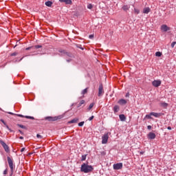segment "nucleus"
<instances>
[{
    "label": "nucleus",
    "mask_w": 176,
    "mask_h": 176,
    "mask_svg": "<svg viewBox=\"0 0 176 176\" xmlns=\"http://www.w3.org/2000/svg\"><path fill=\"white\" fill-rule=\"evenodd\" d=\"M94 170V168H93V166L89 165L88 164L83 163L81 165L80 171L82 173H85V174H87L89 173H91Z\"/></svg>",
    "instance_id": "obj_1"
},
{
    "label": "nucleus",
    "mask_w": 176,
    "mask_h": 176,
    "mask_svg": "<svg viewBox=\"0 0 176 176\" xmlns=\"http://www.w3.org/2000/svg\"><path fill=\"white\" fill-rule=\"evenodd\" d=\"M7 160H8V166H9V167L10 168V171H11L10 176H12V175H13V172L14 170V166L13 164V160H12V158H10V157H8Z\"/></svg>",
    "instance_id": "obj_2"
},
{
    "label": "nucleus",
    "mask_w": 176,
    "mask_h": 176,
    "mask_svg": "<svg viewBox=\"0 0 176 176\" xmlns=\"http://www.w3.org/2000/svg\"><path fill=\"white\" fill-rule=\"evenodd\" d=\"M109 135H111V132L105 133L104 135L102 136V144H107Z\"/></svg>",
    "instance_id": "obj_3"
},
{
    "label": "nucleus",
    "mask_w": 176,
    "mask_h": 176,
    "mask_svg": "<svg viewBox=\"0 0 176 176\" xmlns=\"http://www.w3.org/2000/svg\"><path fill=\"white\" fill-rule=\"evenodd\" d=\"M58 52H60L59 56H67V57L72 58L74 55L71 52H67L65 50H59Z\"/></svg>",
    "instance_id": "obj_4"
},
{
    "label": "nucleus",
    "mask_w": 176,
    "mask_h": 176,
    "mask_svg": "<svg viewBox=\"0 0 176 176\" xmlns=\"http://www.w3.org/2000/svg\"><path fill=\"white\" fill-rule=\"evenodd\" d=\"M0 144H1V146H3L4 151L7 153H9V152H10V149L9 148V146H8V144H6V143H5V142H3V140H0Z\"/></svg>",
    "instance_id": "obj_5"
},
{
    "label": "nucleus",
    "mask_w": 176,
    "mask_h": 176,
    "mask_svg": "<svg viewBox=\"0 0 176 176\" xmlns=\"http://www.w3.org/2000/svg\"><path fill=\"white\" fill-rule=\"evenodd\" d=\"M113 170H122L123 168V163L120 162L117 164H114L113 165Z\"/></svg>",
    "instance_id": "obj_6"
},
{
    "label": "nucleus",
    "mask_w": 176,
    "mask_h": 176,
    "mask_svg": "<svg viewBox=\"0 0 176 176\" xmlns=\"http://www.w3.org/2000/svg\"><path fill=\"white\" fill-rule=\"evenodd\" d=\"M98 96V97H102V96H104V87L102 86V83L99 85Z\"/></svg>",
    "instance_id": "obj_7"
},
{
    "label": "nucleus",
    "mask_w": 176,
    "mask_h": 176,
    "mask_svg": "<svg viewBox=\"0 0 176 176\" xmlns=\"http://www.w3.org/2000/svg\"><path fill=\"white\" fill-rule=\"evenodd\" d=\"M152 85L153 86H154V87H159V86L162 85V80H155L154 81L152 82Z\"/></svg>",
    "instance_id": "obj_8"
},
{
    "label": "nucleus",
    "mask_w": 176,
    "mask_h": 176,
    "mask_svg": "<svg viewBox=\"0 0 176 176\" xmlns=\"http://www.w3.org/2000/svg\"><path fill=\"white\" fill-rule=\"evenodd\" d=\"M170 27L167 26V25H161V31H162V32H167V31H170Z\"/></svg>",
    "instance_id": "obj_9"
},
{
    "label": "nucleus",
    "mask_w": 176,
    "mask_h": 176,
    "mask_svg": "<svg viewBox=\"0 0 176 176\" xmlns=\"http://www.w3.org/2000/svg\"><path fill=\"white\" fill-rule=\"evenodd\" d=\"M57 119H58V118L57 117H45V120H48V122H56V120H57Z\"/></svg>",
    "instance_id": "obj_10"
},
{
    "label": "nucleus",
    "mask_w": 176,
    "mask_h": 176,
    "mask_svg": "<svg viewBox=\"0 0 176 176\" xmlns=\"http://www.w3.org/2000/svg\"><path fill=\"white\" fill-rule=\"evenodd\" d=\"M150 115H152V116H154V118H160V116L163 115V113L151 112Z\"/></svg>",
    "instance_id": "obj_11"
},
{
    "label": "nucleus",
    "mask_w": 176,
    "mask_h": 176,
    "mask_svg": "<svg viewBox=\"0 0 176 176\" xmlns=\"http://www.w3.org/2000/svg\"><path fill=\"white\" fill-rule=\"evenodd\" d=\"M148 138L149 140H155L156 138V134H155L153 132H150L148 134Z\"/></svg>",
    "instance_id": "obj_12"
},
{
    "label": "nucleus",
    "mask_w": 176,
    "mask_h": 176,
    "mask_svg": "<svg viewBox=\"0 0 176 176\" xmlns=\"http://www.w3.org/2000/svg\"><path fill=\"white\" fill-rule=\"evenodd\" d=\"M118 104L120 105H126V104H127V100H124V99H120L118 101Z\"/></svg>",
    "instance_id": "obj_13"
},
{
    "label": "nucleus",
    "mask_w": 176,
    "mask_h": 176,
    "mask_svg": "<svg viewBox=\"0 0 176 176\" xmlns=\"http://www.w3.org/2000/svg\"><path fill=\"white\" fill-rule=\"evenodd\" d=\"M86 104V101H85V100H82L80 101V102L78 104L77 107L78 108H80V107H82V105H83V107H85Z\"/></svg>",
    "instance_id": "obj_14"
},
{
    "label": "nucleus",
    "mask_w": 176,
    "mask_h": 176,
    "mask_svg": "<svg viewBox=\"0 0 176 176\" xmlns=\"http://www.w3.org/2000/svg\"><path fill=\"white\" fill-rule=\"evenodd\" d=\"M120 109V107H119L118 105H116V106H114L113 111L114 113H118V112H119Z\"/></svg>",
    "instance_id": "obj_15"
},
{
    "label": "nucleus",
    "mask_w": 176,
    "mask_h": 176,
    "mask_svg": "<svg viewBox=\"0 0 176 176\" xmlns=\"http://www.w3.org/2000/svg\"><path fill=\"white\" fill-rule=\"evenodd\" d=\"M60 2L62 3H65L67 5H71V3H72V0H59Z\"/></svg>",
    "instance_id": "obj_16"
},
{
    "label": "nucleus",
    "mask_w": 176,
    "mask_h": 176,
    "mask_svg": "<svg viewBox=\"0 0 176 176\" xmlns=\"http://www.w3.org/2000/svg\"><path fill=\"white\" fill-rule=\"evenodd\" d=\"M149 12H151V8H144L143 9V13H144V14H148V13H149Z\"/></svg>",
    "instance_id": "obj_17"
},
{
    "label": "nucleus",
    "mask_w": 176,
    "mask_h": 176,
    "mask_svg": "<svg viewBox=\"0 0 176 176\" xmlns=\"http://www.w3.org/2000/svg\"><path fill=\"white\" fill-rule=\"evenodd\" d=\"M79 121V118H74L70 121L68 122L69 124H72V123H78V122Z\"/></svg>",
    "instance_id": "obj_18"
},
{
    "label": "nucleus",
    "mask_w": 176,
    "mask_h": 176,
    "mask_svg": "<svg viewBox=\"0 0 176 176\" xmlns=\"http://www.w3.org/2000/svg\"><path fill=\"white\" fill-rule=\"evenodd\" d=\"M122 9L124 11V12H127V10H129V9H130V6L129 5H124L122 6Z\"/></svg>",
    "instance_id": "obj_19"
},
{
    "label": "nucleus",
    "mask_w": 176,
    "mask_h": 176,
    "mask_svg": "<svg viewBox=\"0 0 176 176\" xmlns=\"http://www.w3.org/2000/svg\"><path fill=\"white\" fill-rule=\"evenodd\" d=\"M119 118H120V120H121V122H124V120H126V116H124V114L120 115Z\"/></svg>",
    "instance_id": "obj_20"
},
{
    "label": "nucleus",
    "mask_w": 176,
    "mask_h": 176,
    "mask_svg": "<svg viewBox=\"0 0 176 176\" xmlns=\"http://www.w3.org/2000/svg\"><path fill=\"white\" fill-rule=\"evenodd\" d=\"M52 5H53V2L50 1L45 2V6H48V8H51Z\"/></svg>",
    "instance_id": "obj_21"
},
{
    "label": "nucleus",
    "mask_w": 176,
    "mask_h": 176,
    "mask_svg": "<svg viewBox=\"0 0 176 176\" xmlns=\"http://www.w3.org/2000/svg\"><path fill=\"white\" fill-rule=\"evenodd\" d=\"M93 107H94V102H92L89 104V107L87 109V112H89V111H90Z\"/></svg>",
    "instance_id": "obj_22"
},
{
    "label": "nucleus",
    "mask_w": 176,
    "mask_h": 176,
    "mask_svg": "<svg viewBox=\"0 0 176 176\" xmlns=\"http://www.w3.org/2000/svg\"><path fill=\"white\" fill-rule=\"evenodd\" d=\"M87 90H89V88L85 89L84 90L82 91L81 94H82V96H85V94H87Z\"/></svg>",
    "instance_id": "obj_23"
},
{
    "label": "nucleus",
    "mask_w": 176,
    "mask_h": 176,
    "mask_svg": "<svg viewBox=\"0 0 176 176\" xmlns=\"http://www.w3.org/2000/svg\"><path fill=\"white\" fill-rule=\"evenodd\" d=\"M86 157H87V155H82L81 162H85V160H86Z\"/></svg>",
    "instance_id": "obj_24"
},
{
    "label": "nucleus",
    "mask_w": 176,
    "mask_h": 176,
    "mask_svg": "<svg viewBox=\"0 0 176 176\" xmlns=\"http://www.w3.org/2000/svg\"><path fill=\"white\" fill-rule=\"evenodd\" d=\"M155 56L157 57H162V52H155Z\"/></svg>",
    "instance_id": "obj_25"
},
{
    "label": "nucleus",
    "mask_w": 176,
    "mask_h": 176,
    "mask_svg": "<svg viewBox=\"0 0 176 176\" xmlns=\"http://www.w3.org/2000/svg\"><path fill=\"white\" fill-rule=\"evenodd\" d=\"M146 119H152V115H151V113L149 114L146 115L145 116Z\"/></svg>",
    "instance_id": "obj_26"
},
{
    "label": "nucleus",
    "mask_w": 176,
    "mask_h": 176,
    "mask_svg": "<svg viewBox=\"0 0 176 176\" xmlns=\"http://www.w3.org/2000/svg\"><path fill=\"white\" fill-rule=\"evenodd\" d=\"M134 13L135 14H140V10L137 8H134Z\"/></svg>",
    "instance_id": "obj_27"
},
{
    "label": "nucleus",
    "mask_w": 176,
    "mask_h": 176,
    "mask_svg": "<svg viewBox=\"0 0 176 176\" xmlns=\"http://www.w3.org/2000/svg\"><path fill=\"white\" fill-rule=\"evenodd\" d=\"M162 107H164V108H166V107H168V104L166 103V102H162L161 103Z\"/></svg>",
    "instance_id": "obj_28"
},
{
    "label": "nucleus",
    "mask_w": 176,
    "mask_h": 176,
    "mask_svg": "<svg viewBox=\"0 0 176 176\" xmlns=\"http://www.w3.org/2000/svg\"><path fill=\"white\" fill-rule=\"evenodd\" d=\"M25 118L26 119H31L32 120H34V119H35L34 117L32 116H25Z\"/></svg>",
    "instance_id": "obj_29"
},
{
    "label": "nucleus",
    "mask_w": 176,
    "mask_h": 176,
    "mask_svg": "<svg viewBox=\"0 0 176 176\" xmlns=\"http://www.w3.org/2000/svg\"><path fill=\"white\" fill-rule=\"evenodd\" d=\"M17 126H18V127H21V129H26L25 126L20 124H18Z\"/></svg>",
    "instance_id": "obj_30"
},
{
    "label": "nucleus",
    "mask_w": 176,
    "mask_h": 176,
    "mask_svg": "<svg viewBox=\"0 0 176 176\" xmlns=\"http://www.w3.org/2000/svg\"><path fill=\"white\" fill-rule=\"evenodd\" d=\"M83 124H85V122H84V121L80 122L78 123V126H79L80 127H82V126H83Z\"/></svg>",
    "instance_id": "obj_31"
},
{
    "label": "nucleus",
    "mask_w": 176,
    "mask_h": 176,
    "mask_svg": "<svg viewBox=\"0 0 176 176\" xmlns=\"http://www.w3.org/2000/svg\"><path fill=\"white\" fill-rule=\"evenodd\" d=\"M17 54H18L17 52H14V53H12V54H10V56H11V57H13V56H17Z\"/></svg>",
    "instance_id": "obj_32"
},
{
    "label": "nucleus",
    "mask_w": 176,
    "mask_h": 176,
    "mask_svg": "<svg viewBox=\"0 0 176 176\" xmlns=\"http://www.w3.org/2000/svg\"><path fill=\"white\" fill-rule=\"evenodd\" d=\"M175 45H176V42L175 41H173L172 43H171V45H170V46H171V47H174V46H175Z\"/></svg>",
    "instance_id": "obj_33"
},
{
    "label": "nucleus",
    "mask_w": 176,
    "mask_h": 176,
    "mask_svg": "<svg viewBox=\"0 0 176 176\" xmlns=\"http://www.w3.org/2000/svg\"><path fill=\"white\" fill-rule=\"evenodd\" d=\"M0 122H1V123H3V124H4V126H6L7 125V124H6V122H5V120H0Z\"/></svg>",
    "instance_id": "obj_34"
},
{
    "label": "nucleus",
    "mask_w": 176,
    "mask_h": 176,
    "mask_svg": "<svg viewBox=\"0 0 176 176\" xmlns=\"http://www.w3.org/2000/svg\"><path fill=\"white\" fill-rule=\"evenodd\" d=\"M0 122H1V123H3V124H4V126H6L7 125V124H6V122H5V120H0Z\"/></svg>",
    "instance_id": "obj_35"
},
{
    "label": "nucleus",
    "mask_w": 176,
    "mask_h": 176,
    "mask_svg": "<svg viewBox=\"0 0 176 176\" xmlns=\"http://www.w3.org/2000/svg\"><path fill=\"white\" fill-rule=\"evenodd\" d=\"M87 8H88V9H93V5L89 4V5L87 6Z\"/></svg>",
    "instance_id": "obj_36"
},
{
    "label": "nucleus",
    "mask_w": 176,
    "mask_h": 176,
    "mask_svg": "<svg viewBox=\"0 0 176 176\" xmlns=\"http://www.w3.org/2000/svg\"><path fill=\"white\" fill-rule=\"evenodd\" d=\"M5 126L6 127V129H8V130H9V131H10V133H12V129L9 128V126L8 124L5 125Z\"/></svg>",
    "instance_id": "obj_37"
},
{
    "label": "nucleus",
    "mask_w": 176,
    "mask_h": 176,
    "mask_svg": "<svg viewBox=\"0 0 176 176\" xmlns=\"http://www.w3.org/2000/svg\"><path fill=\"white\" fill-rule=\"evenodd\" d=\"M34 47L35 49H40L41 47H42V45H35Z\"/></svg>",
    "instance_id": "obj_38"
},
{
    "label": "nucleus",
    "mask_w": 176,
    "mask_h": 176,
    "mask_svg": "<svg viewBox=\"0 0 176 176\" xmlns=\"http://www.w3.org/2000/svg\"><path fill=\"white\" fill-rule=\"evenodd\" d=\"M94 119V116H91V117L88 119V120L91 121V120H93Z\"/></svg>",
    "instance_id": "obj_39"
},
{
    "label": "nucleus",
    "mask_w": 176,
    "mask_h": 176,
    "mask_svg": "<svg viewBox=\"0 0 176 176\" xmlns=\"http://www.w3.org/2000/svg\"><path fill=\"white\" fill-rule=\"evenodd\" d=\"M89 39H93L94 38V34H91L89 36Z\"/></svg>",
    "instance_id": "obj_40"
},
{
    "label": "nucleus",
    "mask_w": 176,
    "mask_h": 176,
    "mask_svg": "<svg viewBox=\"0 0 176 176\" xmlns=\"http://www.w3.org/2000/svg\"><path fill=\"white\" fill-rule=\"evenodd\" d=\"M6 174H8V169H6V170L3 171V175H6Z\"/></svg>",
    "instance_id": "obj_41"
},
{
    "label": "nucleus",
    "mask_w": 176,
    "mask_h": 176,
    "mask_svg": "<svg viewBox=\"0 0 176 176\" xmlns=\"http://www.w3.org/2000/svg\"><path fill=\"white\" fill-rule=\"evenodd\" d=\"M17 116H19V118H25V116H24L21 114H18Z\"/></svg>",
    "instance_id": "obj_42"
},
{
    "label": "nucleus",
    "mask_w": 176,
    "mask_h": 176,
    "mask_svg": "<svg viewBox=\"0 0 176 176\" xmlns=\"http://www.w3.org/2000/svg\"><path fill=\"white\" fill-rule=\"evenodd\" d=\"M37 138H43L42 135L37 134L36 135Z\"/></svg>",
    "instance_id": "obj_43"
},
{
    "label": "nucleus",
    "mask_w": 176,
    "mask_h": 176,
    "mask_svg": "<svg viewBox=\"0 0 176 176\" xmlns=\"http://www.w3.org/2000/svg\"><path fill=\"white\" fill-rule=\"evenodd\" d=\"M31 49H32V47H29L25 48V50H31Z\"/></svg>",
    "instance_id": "obj_44"
},
{
    "label": "nucleus",
    "mask_w": 176,
    "mask_h": 176,
    "mask_svg": "<svg viewBox=\"0 0 176 176\" xmlns=\"http://www.w3.org/2000/svg\"><path fill=\"white\" fill-rule=\"evenodd\" d=\"M147 129H148V130H151V129H152V126L148 125V126H147Z\"/></svg>",
    "instance_id": "obj_45"
},
{
    "label": "nucleus",
    "mask_w": 176,
    "mask_h": 176,
    "mask_svg": "<svg viewBox=\"0 0 176 176\" xmlns=\"http://www.w3.org/2000/svg\"><path fill=\"white\" fill-rule=\"evenodd\" d=\"M24 151H25V148H22L21 149V152H24Z\"/></svg>",
    "instance_id": "obj_46"
},
{
    "label": "nucleus",
    "mask_w": 176,
    "mask_h": 176,
    "mask_svg": "<svg viewBox=\"0 0 176 176\" xmlns=\"http://www.w3.org/2000/svg\"><path fill=\"white\" fill-rule=\"evenodd\" d=\"M19 132L20 133V134H24V133H23V131H21V130H19Z\"/></svg>",
    "instance_id": "obj_47"
},
{
    "label": "nucleus",
    "mask_w": 176,
    "mask_h": 176,
    "mask_svg": "<svg viewBox=\"0 0 176 176\" xmlns=\"http://www.w3.org/2000/svg\"><path fill=\"white\" fill-rule=\"evenodd\" d=\"M19 140H24V138L23 136L19 137Z\"/></svg>",
    "instance_id": "obj_48"
},
{
    "label": "nucleus",
    "mask_w": 176,
    "mask_h": 176,
    "mask_svg": "<svg viewBox=\"0 0 176 176\" xmlns=\"http://www.w3.org/2000/svg\"><path fill=\"white\" fill-rule=\"evenodd\" d=\"M144 153H145V152H144V151L140 152V155H144Z\"/></svg>",
    "instance_id": "obj_49"
},
{
    "label": "nucleus",
    "mask_w": 176,
    "mask_h": 176,
    "mask_svg": "<svg viewBox=\"0 0 176 176\" xmlns=\"http://www.w3.org/2000/svg\"><path fill=\"white\" fill-rule=\"evenodd\" d=\"M168 130H171V126H168Z\"/></svg>",
    "instance_id": "obj_50"
},
{
    "label": "nucleus",
    "mask_w": 176,
    "mask_h": 176,
    "mask_svg": "<svg viewBox=\"0 0 176 176\" xmlns=\"http://www.w3.org/2000/svg\"><path fill=\"white\" fill-rule=\"evenodd\" d=\"M67 63H70L71 59H68V60H67Z\"/></svg>",
    "instance_id": "obj_51"
},
{
    "label": "nucleus",
    "mask_w": 176,
    "mask_h": 176,
    "mask_svg": "<svg viewBox=\"0 0 176 176\" xmlns=\"http://www.w3.org/2000/svg\"><path fill=\"white\" fill-rule=\"evenodd\" d=\"M10 115H14V113H11V112H9L8 113Z\"/></svg>",
    "instance_id": "obj_52"
},
{
    "label": "nucleus",
    "mask_w": 176,
    "mask_h": 176,
    "mask_svg": "<svg viewBox=\"0 0 176 176\" xmlns=\"http://www.w3.org/2000/svg\"><path fill=\"white\" fill-rule=\"evenodd\" d=\"M129 96V94H126V97H127Z\"/></svg>",
    "instance_id": "obj_53"
},
{
    "label": "nucleus",
    "mask_w": 176,
    "mask_h": 176,
    "mask_svg": "<svg viewBox=\"0 0 176 176\" xmlns=\"http://www.w3.org/2000/svg\"><path fill=\"white\" fill-rule=\"evenodd\" d=\"M21 60H23V58H21Z\"/></svg>",
    "instance_id": "obj_54"
},
{
    "label": "nucleus",
    "mask_w": 176,
    "mask_h": 176,
    "mask_svg": "<svg viewBox=\"0 0 176 176\" xmlns=\"http://www.w3.org/2000/svg\"><path fill=\"white\" fill-rule=\"evenodd\" d=\"M21 60H23V58H21Z\"/></svg>",
    "instance_id": "obj_55"
}]
</instances>
